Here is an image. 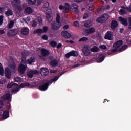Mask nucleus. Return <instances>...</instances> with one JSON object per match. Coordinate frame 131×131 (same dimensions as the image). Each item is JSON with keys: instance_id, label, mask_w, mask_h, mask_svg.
Here are the masks:
<instances>
[{"instance_id": "nucleus-49", "label": "nucleus", "mask_w": 131, "mask_h": 131, "mask_svg": "<svg viewBox=\"0 0 131 131\" xmlns=\"http://www.w3.org/2000/svg\"><path fill=\"white\" fill-rule=\"evenodd\" d=\"M100 48L102 50H106L107 49V46H106L104 45H102L100 46Z\"/></svg>"}, {"instance_id": "nucleus-35", "label": "nucleus", "mask_w": 131, "mask_h": 131, "mask_svg": "<svg viewBox=\"0 0 131 131\" xmlns=\"http://www.w3.org/2000/svg\"><path fill=\"white\" fill-rule=\"evenodd\" d=\"M14 23L13 21H10L8 24V28H9V29H11V28H12L13 26H14Z\"/></svg>"}, {"instance_id": "nucleus-60", "label": "nucleus", "mask_w": 131, "mask_h": 131, "mask_svg": "<svg viewBox=\"0 0 131 131\" xmlns=\"http://www.w3.org/2000/svg\"><path fill=\"white\" fill-rule=\"evenodd\" d=\"M50 73H56L57 72V71L56 70H51L50 71Z\"/></svg>"}, {"instance_id": "nucleus-11", "label": "nucleus", "mask_w": 131, "mask_h": 131, "mask_svg": "<svg viewBox=\"0 0 131 131\" xmlns=\"http://www.w3.org/2000/svg\"><path fill=\"white\" fill-rule=\"evenodd\" d=\"M119 20L124 26H127L128 25V21L127 18L119 17Z\"/></svg>"}, {"instance_id": "nucleus-57", "label": "nucleus", "mask_w": 131, "mask_h": 131, "mask_svg": "<svg viewBox=\"0 0 131 131\" xmlns=\"http://www.w3.org/2000/svg\"><path fill=\"white\" fill-rule=\"evenodd\" d=\"M129 28L131 29V17L129 18Z\"/></svg>"}, {"instance_id": "nucleus-55", "label": "nucleus", "mask_w": 131, "mask_h": 131, "mask_svg": "<svg viewBox=\"0 0 131 131\" xmlns=\"http://www.w3.org/2000/svg\"><path fill=\"white\" fill-rule=\"evenodd\" d=\"M36 25H37V23L35 21H34L32 25V27H35V26H36Z\"/></svg>"}, {"instance_id": "nucleus-26", "label": "nucleus", "mask_w": 131, "mask_h": 131, "mask_svg": "<svg viewBox=\"0 0 131 131\" xmlns=\"http://www.w3.org/2000/svg\"><path fill=\"white\" fill-rule=\"evenodd\" d=\"M30 20H31V18H30V17H28L26 19L25 18H22L21 19V22H22L23 23H24V22H25V23L28 24V23L30 22Z\"/></svg>"}, {"instance_id": "nucleus-18", "label": "nucleus", "mask_w": 131, "mask_h": 131, "mask_svg": "<svg viewBox=\"0 0 131 131\" xmlns=\"http://www.w3.org/2000/svg\"><path fill=\"white\" fill-rule=\"evenodd\" d=\"M2 117L3 119H6L9 117V112L8 111H3V114L0 115V118Z\"/></svg>"}, {"instance_id": "nucleus-45", "label": "nucleus", "mask_w": 131, "mask_h": 131, "mask_svg": "<svg viewBox=\"0 0 131 131\" xmlns=\"http://www.w3.org/2000/svg\"><path fill=\"white\" fill-rule=\"evenodd\" d=\"M7 36L12 37L13 36V30H10L8 33H7Z\"/></svg>"}, {"instance_id": "nucleus-61", "label": "nucleus", "mask_w": 131, "mask_h": 131, "mask_svg": "<svg viewBox=\"0 0 131 131\" xmlns=\"http://www.w3.org/2000/svg\"><path fill=\"white\" fill-rule=\"evenodd\" d=\"M5 31L3 29H0V34H4Z\"/></svg>"}, {"instance_id": "nucleus-50", "label": "nucleus", "mask_w": 131, "mask_h": 131, "mask_svg": "<svg viewBox=\"0 0 131 131\" xmlns=\"http://www.w3.org/2000/svg\"><path fill=\"white\" fill-rule=\"evenodd\" d=\"M50 43L52 47H56L57 46V42L55 41H52Z\"/></svg>"}, {"instance_id": "nucleus-4", "label": "nucleus", "mask_w": 131, "mask_h": 131, "mask_svg": "<svg viewBox=\"0 0 131 131\" xmlns=\"http://www.w3.org/2000/svg\"><path fill=\"white\" fill-rule=\"evenodd\" d=\"M26 68H27V66L26 65V60L23 59L18 67V71L21 74H23V73L25 72Z\"/></svg>"}, {"instance_id": "nucleus-14", "label": "nucleus", "mask_w": 131, "mask_h": 131, "mask_svg": "<svg viewBox=\"0 0 131 131\" xmlns=\"http://www.w3.org/2000/svg\"><path fill=\"white\" fill-rule=\"evenodd\" d=\"M104 38H105V39H108V40H112V39H113L112 32L111 31H108L106 33Z\"/></svg>"}, {"instance_id": "nucleus-39", "label": "nucleus", "mask_w": 131, "mask_h": 131, "mask_svg": "<svg viewBox=\"0 0 131 131\" xmlns=\"http://www.w3.org/2000/svg\"><path fill=\"white\" fill-rule=\"evenodd\" d=\"M14 80L16 82H20V81H22L23 79H21L20 77H17L14 78Z\"/></svg>"}, {"instance_id": "nucleus-10", "label": "nucleus", "mask_w": 131, "mask_h": 131, "mask_svg": "<svg viewBox=\"0 0 131 131\" xmlns=\"http://www.w3.org/2000/svg\"><path fill=\"white\" fill-rule=\"evenodd\" d=\"M95 28H91L88 30H84L83 32V34L84 35H89V34H91L92 33H94L95 32Z\"/></svg>"}, {"instance_id": "nucleus-38", "label": "nucleus", "mask_w": 131, "mask_h": 131, "mask_svg": "<svg viewBox=\"0 0 131 131\" xmlns=\"http://www.w3.org/2000/svg\"><path fill=\"white\" fill-rule=\"evenodd\" d=\"M58 79H59V77H58V76L55 77L54 78H53V79H52L50 80L49 83H52V82H54L55 81H57V80H58Z\"/></svg>"}, {"instance_id": "nucleus-8", "label": "nucleus", "mask_w": 131, "mask_h": 131, "mask_svg": "<svg viewBox=\"0 0 131 131\" xmlns=\"http://www.w3.org/2000/svg\"><path fill=\"white\" fill-rule=\"evenodd\" d=\"M43 84L40 85L39 87V89L40 91H47L48 90V88H49V82L47 81L43 80L42 82Z\"/></svg>"}, {"instance_id": "nucleus-6", "label": "nucleus", "mask_w": 131, "mask_h": 131, "mask_svg": "<svg viewBox=\"0 0 131 131\" xmlns=\"http://www.w3.org/2000/svg\"><path fill=\"white\" fill-rule=\"evenodd\" d=\"M82 52L84 56H90L91 55V48L90 46L85 45L82 49Z\"/></svg>"}, {"instance_id": "nucleus-17", "label": "nucleus", "mask_w": 131, "mask_h": 131, "mask_svg": "<svg viewBox=\"0 0 131 131\" xmlns=\"http://www.w3.org/2000/svg\"><path fill=\"white\" fill-rule=\"evenodd\" d=\"M21 32L23 35H28L29 34V29L27 27L23 28Z\"/></svg>"}, {"instance_id": "nucleus-5", "label": "nucleus", "mask_w": 131, "mask_h": 131, "mask_svg": "<svg viewBox=\"0 0 131 131\" xmlns=\"http://www.w3.org/2000/svg\"><path fill=\"white\" fill-rule=\"evenodd\" d=\"M66 23V21L65 20H63L61 23H52L51 24L52 29L53 30H58L60 27L63 26L64 24Z\"/></svg>"}, {"instance_id": "nucleus-21", "label": "nucleus", "mask_w": 131, "mask_h": 131, "mask_svg": "<svg viewBox=\"0 0 131 131\" xmlns=\"http://www.w3.org/2000/svg\"><path fill=\"white\" fill-rule=\"evenodd\" d=\"M49 6H50V4L48 3V2H45L44 3V5L43 6V11H44L45 12H49L48 10H50V8H49Z\"/></svg>"}, {"instance_id": "nucleus-19", "label": "nucleus", "mask_w": 131, "mask_h": 131, "mask_svg": "<svg viewBox=\"0 0 131 131\" xmlns=\"http://www.w3.org/2000/svg\"><path fill=\"white\" fill-rule=\"evenodd\" d=\"M39 73V72L35 70V71H30L28 73V76L30 77V78H32L33 77L34 74H38Z\"/></svg>"}, {"instance_id": "nucleus-47", "label": "nucleus", "mask_w": 131, "mask_h": 131, "mask_svg": "<svg viewBox=\"0 0 131 131\" xmlns=\"http://www.w3.org/2000/svg\"><path fill=\"white\" fill-rule=\"evenodd\" d=\"M126 49H127V46L125 45L120 49V52H122V51H124L126 50Z\"/></svg>"}, {"instance_id": "nucleus-54", "label": "nucleus", "mask_w": 131, "mask_h": 131, "mask_svg": "<svg viewBox=\"0 0 131 131\" xmlns=\"http://www.w3.org/2000/svg\"><path fill=\"white\" fill-rule=\"evenodd\" d=\"M42 39H44L45 40H47L48 38H48V36L45 35L43 36H42Z\"/></svg>"}, {"instance_id": "nucleus-40", "label": "nucleus", "mask_w": 131, "mask_h": 131, "mask_svg": "<svg viewBox=\"0 0 131 131\" xmlns=\"http://www.w3.org/2000/svg\"><path fill=\"white\" fill-rule=\"evenodd\" d=\"M104 21L105 20L103 18L102 16H101L97 19V22H98L99 23H103Z\"/></svg>"}, {"instance_id": "nucleus-32", "label": "nucleus", "mask_w": 131, "mask_h": 131, "mask_svg": "<svg viewBox=\"0 0 131 131\" xmlns=\"http://www.w3.org/2000/svg\"><path fill=\"white\" fill-rule=\"evenodd\" d=\"M103 61H104V56L103 55H100L99 58L97 59V62L98 63H101Z\"/></svg>"}, {"instance_id": "nucleus-9", "label": "nucleus", "mask_w": 131, "mask_h": 131, "mask_svg": "<svg viewBox=\"0 0 131 131\" xmlns=\"http://www.w3.org/2000/svg\"><path fill=\"white\" fill-rule=\"evenodd\" d=\"M46 18L48 22H52L53 20V17H52V10L51 9H48V11H46Z\"/></svg>"}, {"instance_id": "nucleus-36", "label": "nucleus", "mask_w": 131, "mask_h": 131, "mask_svg": "<svg viewBox=\"0 0 131 131\" xmlns=\"http://www.w3.org/2000/svg\"><path fill=\"white\" fill-rule=\"evenodd\" d=\"M11 98V94L8 93L4 95V99L5 100H9Z\"/></svg>"}, {"instance_id": "nucleus-15", "label": "nucleus", "mask_w": 131, "mask_h": 131, "mask_svg": "<svg viewBox=\"0 0 131 131\" xmlns=\"http://www.w3.org/2000/svg\"><path fill=\"white\" fill-rule=\"evenodd\" d=\"M71 9H72V11L75 13V14L78 13V6H77V5L73 4L71 6Z\"/></svg>"}, {"instance_id": "nucleus-52", "label": "nucleus", "mask_w": 131, "mask_h": 131, "mask_svg": "<svg viewBox=\"0 0 131 131\" xmlns=\"http://www.w3.org/2000/svg\"><path fill=\"white\" fill-rule=\"evenodd\" d=\"M94 5H90V6H88V9H89V10H90V11H92V10H94Z\"/></svg>"}, {"instance_id": "nucleus-62", "label": "nucleus", "mask_w": 131, "mask_h": 131, "mask_svg": "<svg viewBox=\"0 0 131 131\" xmlns=\"http://www.w3.org/2000/svg\"><path fill=\"white\" fill-rule=\"evenodd\" d=\"M88 13H85L84 16H83V19H86V18H88Z\"/></svg>"}, {"instance_id": "nucleus-7", "label": "nucleus", "mask_w": 131, "mask_h": 131, "mask_svg": "<svg viewBox=\"0 0 131 131\" xmlns=\"http://www.w3.org/2000/svg\"><path fill=\"white\" fill-rule=\"evenodd\" d=\"M59 9L60 10H63L64 13H68V11H69V9H70V5L68 3H66L64 5H60Z\"/></svg>"}, {"instance_id": "nucleus-53", "label": "nucleus", "mask_w": 131, "mask_h": 131, "mask_svg": "<svg viewBox=\"0 0 131 131\" xmlns=\"http://www.w3.org/2000/svg\"><path fill=\"white\" fill-rule=\"evenodd\" d=\"M6 10V8L5 7H0V13H2V12H4Z\"/></svg>"}, {"instance_id": "nucleus-20", "label": "nucleus", "mask_w": 131, "mask_h": 131, "mask_svg": "<svg viewBox=\"0 0 131 131\" xmlns=\"http://www.w3.org/2000/svg\"><path fill=\"white\" fill-rule=\"evenodd\" d=\"M25 13H26V14L30 15V14H32V13L34 12V10H33V9H32V8L30 7H28L25 8Z\"/></svg>"}, {"instance_id": "nucleus-3", "label": "nucleus", "mask_w": 131, "mask_h": 131, "mask_svg": "<svg viewBox=\"0 0 131 131\" xmlns=\"http://www.w3.org/2000/svg\"><path fill=\"white\" fill-rule=\"evenodd\" d=\"M21 4V0H13L11 2V5L14 9V11L16 13H20L22 11V6L20 5Z\"/></svg>"}, {"instance_id": "nucleus-37", "label": "nucleus", "mask_w": 131, "mask_h": 131, "mask_svg": "<svg viewBox=\"0 0 131 131\" xmlns=\"http://www.w3.org/2000/svg\"><path fill=\"white\" fill-rule=\"evenodd\" d=\"M58 62L56 60H52L50 62V65H51V66H56Z\"/></svg>"}, {"instance_id": "nucleus-64", "label": "nucleus", "mask_w": 131, "mask_h": 131, "mask_svg": "<svg viewBox=\"0 0 131 131\" xmlns=\"http://www.w3.org/2000/svg\"><path fill=\"white\" fill-rule=\"evenodd\" d=\"M40 59H41V60H42V61H46V58L41 56H40Z\"/></svg>"}, {"instance_id": "nucleus-44", "label": "nucleus", "mask_w": 131, "mask_h": 131, "mask_svg": "<svg viewBox=\"0 0 131 131\" xmlns=\"http://www.w3.org/2000/svg\"><path fill=\"white\" fill-rule=\"evenodd\" d=\"M12 34L13 35V36H15V35H17V34H18V33H19V31H18V30L15 29L14 30H12Z\"/></svg>"}, {"instance_id": "nucleus-29", "label": "nucleus", "mask_w": 131, "mask_h": 131, "mask_svg": "<svg viewBox=\"0 0 131 131\" xmlns=\"http://www.w3.org/2000/svg\"><path fill=\"white\" fill-rule=\"evenodd\" d=\"M6 16H12L13 15V10L9 9L8 11L5 12Z\"/></svg>"}, {"instance_id": "nucleus-23", "label": "nucleus", "mask_w": 131, "mask_h": 131, "mask_svg": "<svg viewBox=\"0 0 131 131\" xmlns=\"http://www.w3.org/2000/svg\"><path fill=\"white\" fill-rule=\"evenodd\" d=\"M122 45V41L120 40V41H118L117 42H116L114 45V48H119V47L121 46Z\"/></svg>"}, {"instance_id": "nucleus-24", "label": "nucleus", "mask_w": 131, "mask_h": 131, "mask_svg": "<svg viewBox=\"0 0 131 131\" xmlns=\"http://www.w3.org/2000/svg\"><path fill=\"white\" fill-rule=\"evenodd\" d=\"M41 53H42V56H43V57H46V56H48V55H49V54H50V53L49 52V51H48L45 49H41Z\"/></svg>"}, {"instance_id": "nucleus-12", "label": "nucleus", "mask_w": 131, "mask_h": 131, "mask_svg": "<svg viewBox=\"0 0 131 131\" xmlns=\"http://www.w3.org/2000/svg\"><path fill=\"white\" fill-rule=\"evenodd\" d=\"M78 55V53H77L75 51H71L70 52L67 53L66 54V58H68L71 57V56H74V57H76Z\"/></svg>"}, {"instance_id": "nucleus-13", "label": "nucleus", "mask_w": 131, "mask_h": 131, "mask_svg": "<svg viewBox=\"0 0 131 131\" xmlns=\"http://www.w3.org/2000/svg\"><path fill=\"white\" fill-rule=\"evenodd\" d=\"M49 69L46 68H41L40 69V73L42 76H47L49 75Z\"/></svg>"}, {"instance_id": "nucleus-48", "label": "nucleus", "mask_w": 131, "mask_h": 131, "mask_svg": "<svg viewBox=\"0 0 131 131\" xmlns=\"http://www.w3.org/2000/svg\"><path fill=\"white\" fill-rule=\"evenodd\" d=\"M86 40H88V38L84 37L80 39L79 41H83L84 42L85 41H86Z\"/></svg>"}, {"instance_id": "nucleus-34", "label": "nucleus", "mask_w": 131, "mask_h": 131, "mask_svg": "<svg viewBox=\"0 0 131 131\" xmlns=\"http://www.w3.org/2000/svg\"><path fill=\"white\" fill-rule=\"evenodd\" d=\"M60 19H61V16H60V13H57L56 14V22L57 23H60Z\"/></svg>"}, {"instance_id": "nucleus-42", "label": "nucleus", "mask_w": 131, "mask_h": 131, "mask_svg": "<svg viewBox=\"0 0 131 131\" xmlns=\"http://www.w3.org/2000/svg\"><path fill=\"white\" fill-rule=\"evenodd\" d=\"M85 26L86 27H91L92 26V23L90 21H88L85 23Z\"/></svg>"}, {"instance_id": "nucleus-59", "label": "nucleus", "mask_w": 131, "mask_h": 131, "mask_svg": "<svg viewBox=\"0 0 131 131\" xmlns=\"http://www.w3.org/2000/svg\"><path fill=\"white\" fill-rule=\"evenodd\" d=\"M69 28V26H68V25H66V26H63V29L64 30H67Z\"/></svg>"}, {"instance_id": "nucleus-22", "label": "nucleus", "mask_w": 131, "mask_h": 131, "mask_svg": "<svg viewBox=\"0 0 131 131\" xmlns=\"http://www.w3.org/2000/svg\"><path fill=\"white\" fill-rule=\"evenodd\" d=\"M118 25V24L117 23V21H116V20H112L111 23V27L112 29H115L117 27Z\"/></svg>"}, {"instance_id": "nucleus-56", "label": "nucleus", "mask_w": 131, "mask_h": 131, "mask_svg": "<svg viewBox=\"0 0 131 131\" xmlns=\"http://www.w3.org/2000/svg\"><path fill=\"white\" fill-rule=\"evenodd\" d=\"M74 26H75V27H78V26H79V24L78 23V21H75L74 23Z\"/></svg>"}, {"instance_id": "nucleus-63", "label": "nucleus", "mask_w": 131, "mask_h": 131, "mask_svg": "<svg viewBox=\"0 0 131 131\" xmlns=\"http://www.w3.org/2000/svg\"><path fill=\"white\" fill-rule=\"evenodd\" d=\"M127 41L128 43H131V37L127 39Z\"/></svg>"}, {"instance_id": "nucleus-28", "label": "nucleus", "mask_w": 131, "mask_h": 131, "mask_svg": "<svg viewBox=\"0 0 131 131\" xmlns=\"http://www.w3.org/2000/svg\"><path fill=\"white\" fill-rule=\"evenodd\" d=\"M27 2L29 5L31 6H34L36 4V0H27Z\"/></svg>"}, {"instance_id": "nucleus-2", "label": "nucleus", "mask_w": 131, "mask_h": 131, "mask_svg": "<svg viewBox=\"0 0 131 131\" xmlns=\"http://www.w3.org/2000/svg\"><path fill=\"white\" fill-rule=\"evenodd\" d=\"M10 69H16V65L15 64V63L12 62L11 63H9L8 67L6 68L5 69V76L8 79H11V77H12V72H11Z\"/></svg>"}, {"instance_id": "nucleus-43", "label": "nucleus", "mask_w": 131, "mask_h": 131, "mask_svg": "<svg viewBox=\"0 0 131 131\" xmlns=\"http://www.w3.org/2000/svg\"><path fill=\"white\" fill-rule=\"evenodd\" d=\"M4 15H0V26L4 23Z\"/></svg>"}, {"instance_id": "nucleus-51", "label": "nucleus", "mask_w": 131, "mask_h": 131, "mask_svg": "<svg viewBox=\"0 0 131 131\" xmlns=\"http://www.w3.org/2000/svg\"><path fill=\"white\" fill-rule=\"evenodd\" d=\"M37 21L39 22L40 24H41L42 23V19H41V17H38L37 18Z\"/></svg>"}, {"instance_id": "nucleus-41", "label": "nucleus", "mask_w": 131, "mask_h": 131, "mask_svg": "<svg viewBox=\"0 0 131 131\" xmlns=\"http://www.w3.org/2000/svg\"><path fill=\"white\" fill-rule=\"evenodd\" d=\"M120 13H121L122 14H125V8L122 7L120 10Z\"/></svg>"}, {"instance_id": "nucleus-33", "label": "nucleus", "mask_w": 131, "mask_h": 131, "mask_svg": "<svg viewBox=\"0 0 131 131\" xmlns=\"http://www.w3.org/2000/svg\"><path fill=\"white\" fill-rule=\"evenodd\" d=\"M102 17L104 21H107L109 18V15L108 14H104Z\"/></svg>"}, {"instance_id": "nucleus-25", "label": "nucleus", "mask_w": 131, "mask_h": 131, "mask_svg": "<svg viewBox=\"0 0 131 131\" xmlns=\"http://www.w3.org/2000/svg\"><path fill=\"white\" fill-rule=\"evenodd\" d=\"M33 34H35L36 33H38L39 35L41 34V33H43L42 32V29H38L36 30H35L33 32Z\"/></svg>"}, {"instance_id": "nucleus-27", "label": "nucleus", "mask_w": 131, "mask_h": 131, "mask_svg": "<svg viewBox=\"0 0 131 131\" xmlns=\"http://www.w3.org/2000/svg\"><path fill=\"white\" fill-rule=\"evenodd\" d=\"M90 50L91 52L97 53V52H99V51H100V49L97 46H94L92 48H91Z\"/></svg>"}, {"instance_id": "nucleus-58", "label": "nucleus", "mask_w": 131, "mask_h": 131, "mask_svg": "<svg viewBox=\"0 0 131 131\" xmlns=\"http://www.w3.org/2000/svg\"><path fill=\"white\" fill-rule=\"evenodd\" d=\"M60 48H62V43H59L58 44V45L57 46V49H60Z\"/></svg>"}, {"instance_id": "nucleus-16", "label": "nucleus", "mask_w": 131, "mask_h": 131, "mask_svg": "<svg viewBox=\"0 0 131 131\" xmlns=\"http://www.w3.org/2000/svg\"><path fill=\"white\" fill-rule=\"evenodd\" d=\"M61 35L65 38H70L72 36L71 34L69 33L67 31H62Z\"/></svg>"}, {"instance_id": "nucleus-1", "label": "nucleus", "mask_w": 131, "mask_h": 131, "mask_svg": "<svg viewBox=\"0 0 131 131\" xmlns=\"http://www.w3.org/2000/svg\"><path fill=\"white\" fill-rule=\"evenodd\" d=\"M32 88V85H30L29 83H24L21 84H20V86L18 85V84L10 82L8 84L7 88L8 89H11V88H14V89L12 90V94H16V93H18L19 92V89L20 88Z\"/></svg>"}, {"instance_id": "nucleus-30", "label": "nucleus", "mask_w": 131, "mask_h": 131, "mask_svg": "<svg viewBox=\"0 0 131 131\" xmlns=\"http://www.w3.org/2000/svg\"><path fill=\"white\" fill-rule=\"evenodd\" d=\"M4 72H5V71L4 70L3 65L2 63H0V75H1V76H4Z\"/></svg>"}, {"instance_id": "nucleus-46", "label": "nucleus", "mask_w": 131, "mask_h": 131, "mask_svg": "<svg viewBox=\"0 0 131 131\" xmlns=\"http://www.w3.org/2000/svg\"><path fill=\"white\" fill-rule=\"evenodd\" d=\"M49 30V28L48 27H43V29H42V31L43 33L47 32V31Z\"/></svg>"}, {"instance_id": "nucleus-31", "label": "nucleus", "mask_w": 131, "mask_h": 131, "mask_svg": "<svg viewBox=\"0 0 131 131\" xmlns=\"http://www.w3.org/2000/svg\"><path fill=\"white\" fill-rule=\"evenodd\" d=\"M34 62H35V58L34 57H32L28 60V63L29 65H31L32 63H34Z\"/></svg>"}]
</instances>
